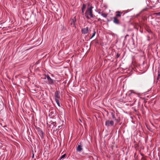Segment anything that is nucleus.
<instances>
[{
  "instance_id": "f257e3e1",
  "label": "nucleus",
  "mask_w": 160,
  "mask_h": 160,
  "mask_svg": "<svg viewBox=\"0 0 160 160\" xmlns=\"http://www.w3.org/2000/svg\"><path fill=\"white\" fill-rule=\"evenodd\" d=\"M92 8L93 7H91L90 8H88L87 9V10L85 12V16L87 18H89V16L91 18L93 17V14L92 13Z\"/></svg>"
},
{
  "instance_id": "9b49d317",
  "label": "nucleus",
  "mask_w": 160,
  "mask_h": 160,
  "mask_svg": "<svg viewBox=\"0 0 160 160\" xmlns=\"http://www.w3.org/2000/svg\"><path fill=\"white\" fill-rule=\"evenodd\" d=\"M66 155L65 154H64L63 155H62L59 159V160H61L63 159L65 157Z\"/></svg>"
},
{
  "instance_id": "1a4fd4ad",
  "label": "nucleus",
  "mask_w": 160,
  "mask_h": 160,
  "mask_svg": "<svg viewBox=\"0 0 160 160\" xmlns=\"http://www.w3.org/2000/svg\"><path fill=\"white\" fill-rule=\"evenodd\" d=\"M129 92V94L130 95L132 93H135L136 94L135 92L133 90H130Z\"/></svg>"
},
{
  "instance_id": "f8f14e48",
  "label": "nucleus",
  "mask_w": 160,
  "mask_h": 160,
  "mask_svg": "<svg viewBox=\"0 0 160 160\" xmlns=\"http://www.w3.org/2000/svg\"><path fill=\"white\" fill-rule=\"evenodd\" d=\"M116 16H117L120 17L121 16L120 13H121L119 12H116Z\"/></svg>"
},
{
  "instance_id": "a211bd4d",
  "label": "nucleus",
  "mask_w": 160,
  "mask_h": 160,
  "mask_svg": "<svg viewBox=\"0 0 160 160\" xmlns=\"http://www.w3.org/2000/svg\"><path fill=\"white\" fill-rule=\"evenodd\" d=\"M112 118H115V117H114V116L113 115H112Z\"/></svg>"
},
{
  "instance_id": "9d476101",
  "label": "nucleus",
  "mask_w": 160,
  "mask_h": 160,
  "mask_svg": "<svg viewBox=\"0 0 160 160\" xmlns=\"http://www.w3.org/2000/svg\"><path fill=\"white\" fill-rule=\"evenodd\" d=\"M96 34V32L95 31H93V33H92V35L90 38V39H92V38H93L95 35Z\"/></svg>"
},
{
  "instance_id": "423d86ee",
  "label": "nucleus",
  "mask_w": 160,
  "mask_h": 160,
  "mask_svg": "<svg viewBox=\"0 0 160 160\" xmlns=\"http://www.w3.org/2000/svg\"><path fill=\"white\" fill-rule=\"evenodd\" d=\"M60 98L59 95V92L58 91H57L55 94V100L58 99Z\"/></svg>"
},
{
  "instance_id": "0eeeda50",
  "label": "nucleus",
  "mask_w": 160,
  "mask_h": 160,
  "mask_svg": "<svg viewBox=\"0 0 160 160\" xmlns=\"http://www.w3.org/2000/svg\"><path fill=\"white\" fill-rule=\"evenodd\" d=\"M82 150V146L80 145H78V146L77 148V151L79 152H81Z\"/></svg>"
},
{
  "instance_id": "39448f33",
  "label": "nucleus",
  "mask_w": 160,
  "mask_h": 160,
  "mask_svg": "<svg viewBox=\"0 0 160 160\" xmlns=\"http://www.w3.org/2000/svg\"><path fill=\"white\" fill-rule=\"evenodd\" d=\"M76 21V19L74 17L71 21V24L73 27H75V22Z\"/></svg>"
},
{
  "instance_id": "dca6fc26",
  "label": "nucleus",
  "mask_w": 160,
  "mask_h": 160,
  "mask_svg": "<svg viewBox=\"0 0 160 160\" xmlns=\"http://www.w3.org/2000/svg\"><path fill=\"white\" fill-rule=\"evenodd\" d=\"M157 15L160 16V12H159L156 13Z\"/></svg>"
},
{
  "instance_id": "2eb2a0df",
  "label": "nucleus",
  "mask_w": 160,
  "mask_h": 160,
  "mask_svg": "<svg viewBox=\"0 0 160 160\" xmlns=\"http://www.w3.org/2000/svg\"><path fill=\"white\" fill-rule=\"evenodd\" d=\"M86 5L85 4H83L82 7V9H84L86 8Z\"/></svg>"
},
{
  "instance_id": "20e7f679",
  "label": "nucleus",
  "mask_w": 160,
  "mask_h": 160,
  "mask_svg": "<svg viewBox=\"0 0 160 160\" xmlns=\"http://www.w3.org/2000/svg\"><path fill=\"white\" fill-rule=\"evenodd\" d=\"M114 122L112 121H107L105 122V125L107 126L113 125Z\"/></svg>"
},
{
  "instance_id": "6e6552de",
  "label": "nucleus",
  "mask_w": 160,
  "mask_h": 160,
  "mask_svg": "<svg viewBox=\"0 0 160 160\" xmlns=\"http://www.w3.org/2000/svg\"><path fill=\"white\" fill-rule=\"evenodd\" d=\"M113 19V22L115 23L116 24L118 23V19H117L116 18H114Z\"/></svg>"
},
{
  "instance_id": "ddd939ff",
  "label": "nucleus",
  "mask_w": 160,
  "mask_h": 160,
  "mask_svg": "<svg viewBox=\"0 0 160 160\" xmlns=\"http://www.w3.org/2000/svg\"><path fill=\"white\" fill-rule=\"evenodd\" d=\"M101 15L103 17L106 18L107 16V14L105 13H103L101 14Z\"/></svg>"
},
{
  "instance_id": "7ed1b4c3",
  "label": "nucleus",
  "mask_w": 160,
  "mask_h": 160,
  "mask_svg": "<svg viewBox=\"0 0 160 160\" xmlns=\"http://www.w3.org/2000/svg\"><path fill=\"white\" fill-rule=\"evenodd\" d=\"M81 31L83 34H86L89 33L90 32V30L88 29V28L86 27L82 28Z\"/></svg>"
},
{
  "instance_id": "f03ea898",
  "label": "nucleus",
  "mask_w": 160,
  "mask_h": 160,
  "mask_svg": "<svg viewBox=\"0 0 160 160\" xmlns=\"http://www.w3.org/2000/svg\"><path fill=\"white\" fill-rule=\"evenodd\" d=\"M45 79H47L48 81V83L49 84H52L54 82V81L48 75L46 76V77L45 78Z\"/></svg>"
},
{
  "instance_id": "4468645a",
  "label": "nucleus",
  "mask_w": 160,
  "mask_h": 160,
  "mask_svg": "<svg viewBox=\"0 0 160 160\" xmlns=\"http://www.w3.org/2000/svg\"><path fill=\"white\" fill-rule=\"evenodd\" d=\"M55 101L57 103V104H58V105L59 106H60V103H59V100L58 99H56L55 100Z\"/></svg>"
},
{
  "instance_id": "f3484780",
  "label": "nucleus",
  "mask_w": 160,
  "mask_h": 160,
  "mask_svg": "<svg viewBox=\"0 0 160 160\" xmlns=\"http://www.w3.org/2000/svg\"><path fill=\"white\" fill-rule=\"evenodd\" d=\"M84 9H82V13H83L84 12Z\"/></svg>"
}]
</instances>
